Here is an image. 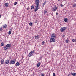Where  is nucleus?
<instances>
[{
  "label": "nucleus",
  "instance_id": "nucleus-18",
  "mask_svg": "<svg viewBox=\"0 0 76 76\" xmlns=\"http://www.w3.org/2000/svg\"><path fill=\"white\" fill-rule=\"evenodd\" d=\"M3 26L4 28H6V29L7 25L6 24H5V25H3Z\"/></svg>",
  "mask_w": 76,
  "mask_h": 76
},
{
  "label": "nucleus",
  "instance_id": "nucleus-34",
  "mask_svg": "<svg viewBox=\"0 0 76 76\" xmlns=\"http://www.w3.org/2000/svg\"><path fill=\"white\" fill-rule=\"evenodd\" d=\"M55 73H53V76H55Z\"/></svg>",
  "mask_w": 76,
  "mask_h": 76
},
{
  "label": "nucleus",
  "instance_id": "nucleus-27",
  "mask_svg": "<svg viewBox=\"0 0 76 76\" xmlns=\"http://www.w3.org/2000/svg\"><path fill=\"white\" fill-rule=\"evenodd\" d=\"M1 46H4V43H3V42L1 43Z\"/></svg>",
  "mask_w": 76,
  "mask_h": 76
},
{
  "label": "nucleus",
  "instance_id": "nucleus-17",
  "mask_svg": "<svg viewBox=\"0 0 76 76\" xmlns=\"http://www.w3.org/2000/svg\"><path fill=\"white\" fill-rule=\"evenodd\" d=\"M46 3H47V1H44V3L43 4V7H44V5H45V4H46Z\"/></svg>",
  "mask_w": 76,
  "mask_h": 76
},
{
  "label": "nucleus",
  "instance_id": "nucleus-16",
  "mask_svg": "<svg viewBox=\"0 0 76 76\" xmlns=\"http://www.w3.org/2000/svg\"><path fill=\"white\" fill-rule=\"evenodd\" d=\"M71 75L72 76H76V73H71Z\"/></svg>",
  "mask_w": 76,
  "mask_h": 76
},
{
  "label": "nucleus",
  "instance_id": "nucleus-41",
  "mask_svg": "<svg viewBox=\"0 0 76 76\" xmlns=\"http://www.w3.org/2000/svg\"><path fill=\"white\" fill-rule=\"evenodd\" d=\"M42 57H40V59H41V60L42 59Z\"/></svg>",
  "mask_w": 76,
  "mask_h": 76
},
{
  "label": "nucleus",
  "instance_id": "nucleus-12",
  "mask_svg": "<svg viewBox=\"0 0 76 76\" xmlns=\"http://www.w3.org/2000/svg\"><path fill=\"white\" fill-rule=\"evenodd\" d=\"M4 63V59H2L1 61V64H3Z\"/></svg>",
  "mask_w": 76,
  "mask_h": 76
},
{
  "label": "nucleus",
  "instance_id": "nucleus-31",
  "mask_svg": "<svg viewBox=\"0 0 76 76\" xmlns=\"http://www.w3.org/2000/svg\"><path fill=\"white\" fill-rule=\"evenodd\" d=\"M44 13H45H45H47V11H45L44 12Z\"/></svg>",
  "mask_w": 76,
  "mask_h": 76
},
{
  "label": "nucleus",
  "instance_id": "nucleus-33",
  "mask_svg": "<svg viewBox=\"0 0 76 76\" xmlns=\"http://www.w3.org/2000/svg\"><path fill=\"white\" fill-rule=\"evenodd\" d=\"M34 22H35V23H37V20H35Z\"/></svg>",
  "mask_w": 76,
  "mask_h": 76
},
{
  "label": "nucleus",
  "instance_id": "nucleus-5",
  "mask_svg": "<svg viewBox=\"0 0 76 76\" xmlns=\"http://www.w3.org/2000/svg\"><path fill=\"white\" fill-rule=\"evenodd\" d=\"M51 38H56V34L54 33H53L50 36Z\"/></svg>",
  "mask_w": 76,
  "mask_h": 76
},
{
  "label": "nucleus",
  "instance_id": "nucleus-39",
  "mask_svg": "<svg viewBox=\"0 0 76 76\" xmlns=\"http://www.w3.org/2000/svg\"><path fill=\"white\" fill-rule=\"evenodd\" d=\"M58 1H60V0H58Z\"/></svg>",
  "mask_w": 76,
  "mask_h": 76
},
{
  "label": "nucleus",
  "instance_id": "nucleus-2",
  "mask_svg": "<svg viewBox=\"0 0 76 76\" xmlns=\"http://www.w3.org/2000/svg\"><path fill=\"white\" fill-rule=\"evenodd\" d=\"M67 29V27H61L60 29V31L62 32H63L66 31V29Z\"/></svg>",
  "mask_w": 76,
  "mask_h": 76
},
{
  "label": "nucleus",
  "instance_id": "nucleus-11",
  "mask_svg": "<svg viewBox=\"0 0 76 76\" xmlns=\"http://www.w3.org/2000/svg\"><path fill=\"white\" fill-rule=\"evenodd\" d=\"M40 64H41V62H39V63H38L37 65V67H39L40 66Z\"/></svg>",
  "mask_w": 76,
  "mask_h": 76
},
{
  "label": "nucleus",
  "instance_id": "nucleus-40",
  "mask_svg": "<svg viewBox=\"0 0 76 76\" xmlns=\"http://www.w3.org/2000/svg\"><path fill=\"white\" fill-rule=\"evenodd\" d=\"M1 15H0V18H1Z\"/></svg>",
  "mask_w": 76,
  "mask_h": 76
},
{
  "label": "nucleus",
  "instance_id": "nucleus-38",
  "mask_svg": "<svg viewBox=\"0 0 76 76\" xmlns=\"http://www.w3.org/2000/svg\"><path fill=\"white\" fill-rule=\"evenodd\" d=\"M56 15H58V13L56 12Z\"/></svg>",
  "mask_w": 76,
  "mask_h": 76
},
{
  "label": "nucleus",
  "instance_id": "nucleus-9",
  "mask_svg": "<svg viewBox=\"0 0 76 76\" xmlns=\"http://www.w3.org/2000/svg\"><path fill=\"white\" fill-rule=\"evenodd\" d=\"M34 56L33 54L31 53V52H30L28 56L29 57H31V56Z\"/></svg>",
  "mask_w": 76,
  "mask_h": 76
},
{
  "label": "nucleus",
  "instance_id": "nucleus-22",
  "mask_svg": "<svg viewBox=\"0 0 76 76\" xmlns=\"http://www.w3.org/2000/svg\"><path fill=\"white\" fill-rule=\"evenodd\" d=\"M3 30V27H0V32H1Z\"/></svg>",
  "mask_w": 76,
  "mask_h": 76
},
{
  "label": "nucleus",
  "instance_id": "nucleus-24",
  "mask_svg": "<svg viewBox=\"0 0 76 76\" xmlns=\"http://www.w3.org/2000/svg\"><path fill=\"white\" fill-rule=\"evenodd\" d=\"M29 25H30V26H32V23L31 22H30L29 23Z\"/></svg>",
  "mask_w": 76,
  "mask_h": 76
},
{
  "label": "nucleus",
  "instance_id": "nucleus-7",
  "mask_svg": "<svg viewBox=\"0 0 76 76\" xmlns=\"http://www.w3.org/2000/svg\"><path fill=\"white\" fill-rule=\"evenodd\" d=\"M39 0H35V3L36 5H39Z\"/></svg>",
  "mask_w": 76,
  "mask_h": 76
},
{
  "label": "nucleus",
  "instance_id": "nucleus-43",
  "mask_svg": "<svg viewBox=\"0 0 76 76\" xmlns=\"http://www.w3.org/2000/svg\"><path fill=\"white\" fill-rule=\"evenodd\" d=\"M75 1H76V0H75Z\"/></svg>",
  "mask_w": 76,
  "mask_h": 76
},
{
  "label": "nucleus",
  "instance_id": "nucleus-1",
  "mask_svg": "<svg viewBox=\"0 0 76 76\" xmlns=\"http://www.w3.org/2000/svg\"><path fill=\"white\" fill-rule=\"evenodd\" d=\"M11 46L12 44H7L6 46L4 47V50H6L9 49V48H10L11 47Z\"/></svg>",
  "mask_w": 76,
  "mask_h": 76
},
{
  "label": "nucleus",
  "instance_id": "nucleus-19",
  "mask_svg": "<svg viewBox=\"0 0 76 76\" xmlns=\"http://www.w3.org/2000/svg\"><path fill=\"white\" fill-rule=\"evenodd\" d=\"M19 65H20V64L19 63L17 62L16 63V66H19Z\"/></svg>",
  "mask_w": 76,
  "mask_h": 76
},
{
  "label": "nucleus",
  "instance_id": "nucleus-4",
  "mask_svg": "<svg viewBox=\"0 0 76 76\" xmlns=\"http://www.w3.org/2000/svg\"><path fill=\"white\" fill-rule=\"evenodd\" d=\"M16 62V59H13L12 60H11L10 61V64H15V62Z\"/></svg>",
  "mask_w": 76,
  "mask_h": 76
},
{
  "label": "nucleus",
  "instance_id": "nucleus-21",
  "mask_svg": "<svg viewBox=\"0 0 76 76\" xmlns=\"http://www.w3.org/2000/svg\"><path fill=\"white\" fill-rule=\"evenodd\" d=\"M5 6H6V7H7V6H9V4H8V3H6L5 4Z\"/></svg>",
  "mask_w": 76,
  "mask_h": 76
},
{
  "label": "nucleus",
  "instance_id": "nucleus-42",
  "mask_svg": "<svg viewBox=\"0 0 76 76\" xmlns=\"http://www.w3.org/2000/svg\"><path fill=\"white\" fill-rule=\"evenodd\" d=\"M10 58V59H11V58H11V57Z\"/></svg>",
  "mask_w": 76,
  "mask_h": 76
},
{
  "label": "nucleus",
  "instance_id": "nucleus-15",
  "mask_svg": "<svg viewBox=\"0 0 76 76\" xmlns=\"http://www.w3.org/2000/svg\"><path fill=\"white\" fill-rule=\"evenodd\" d=\"M35 38L36 39H37L39 38V37H38V36L37 35L36 36H35Z\"/></svg>",
  "mask_w": 76,
  "mask_h": 76
},
{
  "label": "nucleus",
  "instance_id": "nucleus-3",
  "mask_svg": "<svg viewBox=\"0 0 76 76\" xmlns=\"http://www.w3.org/2000/svg\"><path fill=\"white\" fill-rule=\"evenodd\" d=\"M56 38H51L50 39V42H55Z\"/></svg>",
  "mask_w": 76,
  "mask_h": 76
},
{
  "label": "nucleus",
  "instance_id": "nucleus-25",
  "mask_svg": "<svg viewBox=\"0 0 76 76\" xmlns=\"http://www.w3.org/2000/svg\"><path fill=\"white\" fill-rule=\"evenodd\" d=\"M72 41L73 42H76V39H72Z\"/></svg>",
  "mask_w": 76,
  "mask_h": 76
},
{
  "label": "nucleus",
  "instance_id": "nucleus-44",
  "mask_svg": "<svg viewBox=\"0 0 76 76\" xmlns=\"http://www.w3.org/2000/svg\"><path fill=\"white\" fill-rule=\"evenodd\" d=\"M11 30H12V28H11Z\"/></svg>",
  "mask_w": 76,
  "mask_h": 76
},
{
  "label": "nucleus",
  "instance_id": "nucleus-29",
  "mask_svg": "<svg viewBox=\"0 0 76 76\" xmlns=\"http://www.w3.org/2000/svg\"><path fill=\"white\" fill-rule=\"evenodd\" d=\"M66 43H68L69 42V40L67 39L66 41Z\"/></svg>",
  "mask_w": 76,
  "mask_h": 76
},
{
  "label": "nucleus",
  "instance_id": "nucleus-26",
  "mask_svg": "<svg viewBox=\"0 0 76 76\" xmlns=\"http://www.w3.org/2000/svg\"><path fill=\"white\" fill-rule=\"evenodd\" d=\"M44 44H45V42L44 41H43L42 42V45H44Z\"/></svg>",
  "mask_w": 76,
  "mask_h": 76
},
{
  "label": "nucleus",
  "instance_id": "nucleus-28",
  "mask_svg": "<svg viewBox=\"0 0 76 76\" xmlns=\"http://www.w3.org/2000/svg\"><path fill=\"white\" fill-rule=\"evenodd\" d=\"M76 4H74V5H73V7H76Z\"/></svg>",
  "mask_w": 76,
  "mask_h": 76
},
{
  "label": "nucleus",
  "instance_id": "nucleus-30",
  "mask_svg": "<svg viewBox=\"0 0 76 76\" xmlns=\"http://www.w3.org/2000/svg\"><path fill=\"white\" fill-rule=\"evenodd\" d=\"M17 2H15L14 3V6H15L16 5V4H17Z\"/></svg>",
  "mask_w": 76,
  "mask_h": 76
},
{
  "label": "nucleus",
  "instance_id": "nucleus-32",
  "mask_svg": "<svg viewBox=\"0 0 76 76\" xmlns=\"http://www.w3.org/2000/svg\"><path fill=\"white\" fill-rule=\"evenodd\" d=\"M41 76H44V74H41Z\"/></svg>",
  "mask_w": 76,
  "mask_h": 76
},
{
  "label": "nucleus",
  "instance_id": "nucleus-13",
  "mask_svg": "<svg viewBox=\"0 0 76 76\" xmlns=\"http://www.w3.org/2000/svg\"><path fill=\"white\" fill-rule=\"evenodd\" d=\"M69 20V19L67 18H64V21L65 22H67V20Z\"/></svg>",
  "mask_w": 76,
  "mask_h": 76
},
{
  "label": "nucleus",
  "instance_id": "nucleus-6",
  "mask_svg": "<svg viewBox=\"0 0 76 76\" xmlns=\"http://www.w3.org/2000/svg\"><path fill=\"white\" fill-rule=\"evenodd\" d=\"M36 8L35 9V10H34L35 12H37L39 8V5H37L35 6Z\"/></svg>",
  "mask_w": 76,
  "mask_h": 76
},
{
  "label": "nucleus",
  "instance_id": "nucleus-37",
  "mask_svg": "<svg viewBox=\"0 0 76 76\" xmlns=\"http://www.w3.org/2000/svg\"><path fill=\"white\" fill-rule=\"evenodd\" d=\"M61 7H63V5L61 4Z\"/></svg>",
  "mask_w": 76,
  "mask_h": 76
},
{
  "label": "nucleus",
  "instance_id": "nucleus-23",
  "mask_svg": "<svg viewBox=\"0 0 76 76\" xmlns=\"http://www.w3.org/2000/svg\"><path fill=\"white\" fill-rule=\"evenodd\" d=\"M11 33H12V31H10L8 32V34L10 35L11 34Z\"/></svg>",
  "mask_w": 76,
  "mask_h": 76
},
{
  "label": "nucleus",
  "instance_id": "nucleus-35",
  "mask_svg": "<svg viewBox=\"0 0 76 76\" xmlns=\"http://www.w3.org/2000/svg\"><path fill=\"white\" fill-rule=\"evenodd\" d=\"M27 10H29V8H27Z\"/></svg>",
  "mask_w": 76,
  "mask_h": 76
},
{
  "label": "nucleus",
  "instance_id": "nucleus-8",
  "mask_svg": "<svg viewBox=\"0 0 76 76\" xmlns=\"http://www.w3.org/2000/svg\"><path fill=\"white\" fill-rule=\"evenodd\" d=\"M57 7H56V6H55L54 7L52 8V11L53 12H55L56 10H57Z\"/></svg>",
  "mask_w": 76,
  "mask_h": 76
},
{
  "label": "nucleus",
  "instance_id": "nucleus-20",
  "mask_svg": "<svg viewBox=\"0 0 76 76\" xmlns=\"http://www.w3.org/2000/svg\"><path fill=\"white\" fill-rule=\"evenodd\" d=\"M35 6L34 5H32L31 7V10H33V9L34 8V7Z\"/></svg>",
  "mask_w": 76,
  "mask_h": 76
},
{
  "label": "nucleus",
  "instance_id": "nucleus-36",
  "mask_svg": "<svg viewBox=\"0 0 76 76\" xmlns=\"http://www.w3.org/2000/svg\"><path fill=\"white\" fill-rule=\"evenodd\" d=\"M65 36V35H63V36L62 37H63V38H64V37Z\"/></svg>",
  "mask_w": 76,
  "mask_h": 76
},
{
  "label": "nucleus",
  "instance_id": "nucleus-10",
  "mask_svg": "<svg viewBox=\"0 0 76 76\" xmlns=\"http://www.w3.org/2000/svg\"><path fill=\"white\" fill-rule=\"evenodd\" d=\"M9 62H10L9 60H7L5 61V64H9Z\"/></svg>",
  "mask_w": 76,
  "mask_h": 76
},
{
  "label": "nucleus",
  "instance_id": "nucleus-14",
  "mask_svg": "<svg viewBox=\"0 0 76 76\" xmlns=\"http://www.w3.org/2000/svg\"><path fill=\"white\" fill-rule=\"evenodd\" d=\"M31 52L32 54L33 55H34L35 53V50H33Z\"/></svg>",
  "mask_w": 76,
  "mask_h": 76
}]
</instances>
